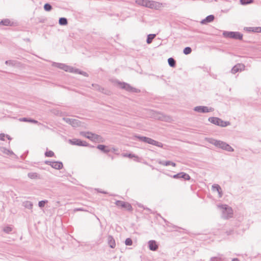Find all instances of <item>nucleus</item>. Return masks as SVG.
Returning a JSON list of instances; mask_svg holds the SVG:
<instances>
[{
    "label": "nucleus",
    "mask_w": 261,
    "mask_h": 261,
    "mask_svg": "<svg viewBox=\"0 0 261 261\" xmlns=\"http://www.w3.org/2000/svg\"><path fill=\"white\" fill-rule=\"evenodd\" d=\"M206 140L210 143L213 144L216 147L220 148L222 149L230 152H232L234 150L233 149L229 144L222 141L217 140L212 138H206Z\"/></svg>",
    "instance_id": "1"
},
{
    "label": "nucleus",
    "mask_w": 261,
    "mask_h": 261,
    "mask_svg": "<svg viewBox=\"0 0 261 261\" xmlns=\"http://www.w3.org/2000/svg\"><path fill=\"white\" fill-rule=\"evenodd\" d=\"M54 65L58 68L65 70V71L76 73L82 74L85 76H88V74L86 72L80 71L78 69H74V68L66 65L64 64L54 63Z\"/></svg>",
    "instance_id": "2"
},
{
    "label": "nucleus",
    "mask_w": 261,
    "mask_h": 261,
    "mask_svg": "<svg viewBox=\"0 0 261 261\" xmlns=\"http://www.w3.org/2000/svg\"><path fill=\"white\" fill-rule=\"evenodd\" d=\"M134 138H137L139 139L140 141L148 143L149 144H151L159 147H163V144L160 142L156 141L151 138L144 137V136H140L138 135H135L134 136Z\"/></svg>",
    "instance_id": "3"
},
{
    "label": "nucleus",
    "mask_w": 261,
    "mask_h": 261,
    "mask_svg": "<svg viewBox=\"0 0 261 261\" xmlns=\"http://www.w3.org/2000/svg\"><path fill=\"white\" fill-rule=\"evenodd\" d=\"M81 134L83 136L90 139L92 141L100 143L103 142L105 141L104 139L101 136L92 133L91 132H81Z\"/></svg>",
    "instance_id": "4"
},
{
    "label": "nucleus",
    "mask_w": 261,
    "mask_h": 261,
    "mask_svg": "<svg viewBox=\"0 0 261 261\" xmlns=\"http://www.w3.org/2000/svg\"><path fill=\"white\" fill-rule=\"evenodd\" d=\"M218 206L222 210V216L223 218L227 219L232 217L233 211L230 207L227 205H221Z\"/></svg>",
    "instance_id": "5"
},
{
    "label": "nucleus",
    "mask_w": 261,
    "mask_h": 261,
    "mask_svg": "<svg viewBox=\"0 0 261 261\" xmlns=\"http://www.w3.org/2000/svg\"><path fill=\"white\" fill-rule=\"evenodd\" d=\"M208 120L211 123L221 127H225L230 125L229 121H224L218 117H211L208 118Z\"/></svg>",
    "instance_id": "6"
},
{
    "label": "nucleus",
    "mask_w": 261,
    "mask_h": 261,
    "mask_svg": "<svg viewBox=\"0 0 261 261\" xmlns=\"http://www.w3.org/2000/svg\"><path fill=\"white\" fill-rule=\"evenodd\" d=\"M223 35L225 37L233 38L236 39L242 40L243 35L238 32H224Z\"/></svg>",
    "instance_id": "7"
},
{
    "label": "nucleus",
    "mask_w": 261,
    "mask_h": 261,
    "mask_svg": "<svg viewBox=\"0 0 261 261\" xmlns=\"http://www.w3.org/2000/svg\"><path fill=\"white\" fill-rule=\"evenodd\" d=\"M115 204L121 208H124L128 211H132L133 207L130 203L127 202H124L121 200H117L115 202Z\"/></svg>",
    "instance_id": "8"
},
{
    "label": "nucleus",
    "mask_w": 261,
    "mask_h": 261,
    "mask_svg": "<svg viewBox=\"0 0 261 261\" xmlns=\"http://www.w3.org/2000/svg\"><path fill=\"white\" fill-rule=\"evenodd\" d=\"M119 85L121 88L124 89L128 92L135 93H138L140 92V90L132 87L128 84L119 82Z\"/></svg>",
    "instance_id": "9"
},
{
    "label": "nucleus",
    "mask_w": 261,
    "mask_h": 261,
    "mask_svg": "<svg viewBox=\"0 0 261 261\" xmlns=\"http://www.w3.org/2000/svg\"><path fill=\"white\" fill-rule=\"evenodd\" d=\"M194 110L198 113H208L213 111L212 108H208L206 106H197L194 108Z\"/></svg>",
    "instance_id": "10"
},
{
    "label": "nucleus",
    "mask_w": 261,
    "mask_h": 261,
    "mask_svg": "<svg viewBox=\"0 0 261 261\" xmlns=\"http://www.w3.org/2000/svg\"><path fill=\"white\" fill-rule=\"evenodd\" d=\"M154 117L155 119L165 121H168L170 120V118L169 116H165L159 112H155L154 114Z\"/></svg>",
    "instance_id": "11"
},
{
    "label": "nucleus",
    "mask_w": 261,
    "mask_h": 261,
    "mask_svg": "<svg viewBox=\"0 0 261 261\" xmlns=\"http://www.w3.org/2000/svg\"><path fill=\"white\" fill-rule=\"evenodd\" d=\"M69 142L72 145H75L80 146H87L88 145V144L86 141H82L80 139H76L70 140Z\"/></svg>",
    "instance_id": "12"
},
{
    "label": "nucleus",
    "mask_w": 261,
    "mask_h": 261,
    "mask_svg": "<svg viewBox=\"0 0 261 261\" xmlns=\"http://www.w3.org/2000/svg\"><path fill=\"white\" fill-rule=\"evenodd\" d=\"M245 67V65L243 64H237L231 69V73L235 74L239 71H241L244 70Z\"/></svg>",
    "instance_id": "13"
},
{
    "label": "nucleus",
    "mask_w": 261,
    "mask_h": 261,
    "mask_svg": "<svg viewBox=\"0 0 261 261\" xmlns=\"http://www.w3.org/2000/svg\"><path fill=\"white\" fill-rule=\"evenodd\" d=\"M173 177L174 178H184L185 180H187L190 179V176H189V175L185 172H180L176 174H175L173 176Z\"/></svg>",
    "instance_id": "14"
},
{
    "label": "nucleus",
    "mask_w": 261,
    "mask_h": 261,
    "mask_svg": "<svg viewBox=\"0 0 261 261\" xmlns=\"http://www.w3.org/2000/svg\"><path fill=\"white\" fill-rule=\"evenodd\" d=\"M149 248L151 251H156L159 248V245L154 240H150L148 243Z\"/></svg>",
    "instance_id": "15"
},
{
    "label": "nucleus",
    "mask_w": 261,
    "mask_h": 261,
    "mask_svg": "<svg viewBox=\"0 0 261 261\" xmlns=\"http://www.w3.org/2000/svg\"><path fill=\"white\" fill-rule=\"evenodd\" d=\"M161 4L159 2L149 1L148 8L158 9L161 7Z\"/></svg>",
    "instance_id": "16"
},
{
    "label": "nucleus",
    "mask_w": 261,
    "mask_h": 261,
    "mask_svg": "<svg viewBox=\"0 0 261 261\" xmlns=\"http://www.w3.org/2000/svg\"><path fill=\"white\" fill-rule=\"evenodd\" d=\"M50 166L56 169H61L63 168V164L60 162H52L50 164Z\"/></svg>",
    "instance_id": "17"
},
{
    "label": "nucleus",
    "mask_w": 261,
    "mask_h": 261,
    "mask_svg": "<svg viewBox=\"0 0 261 261\" xmlns=\"http://www.w3.org/2000/svg\"><path fill=\"white\" fill-rule=\"evenodd\" d=\"M108 242L109 246L111 248H114L116 246L115 241L113 237L111 236H109L108 237Z\"/></svg>",
    "instance_id": "18"
},
{
    "label": "nucleus",
    "mask_w": 261,
    "mask_h": 261,
    "mask_svg": "<svg viewBox=\"0 0 261 261\" xmlns=\"http://www.w3.org/2000/svg\"><path fill=\"white\" fill-rule=\"evenodd\" d=\"M215 17L213 15L207 16L205 19L201 21V24H206L207 22H211L214 20Z\"/></svg>",
    "instance_id": "19"
},
{
    "label": "nucleus",
    "mask_w": 261,
    "mask_h": 261,
    "mask_svg": "<svg viewBox=\"0 0 261 261\" xmlns=\"http://www.w3.org/2000/svg\"><path fill=\"white\" fill-rule=\"evenodd\" d=\"M212 189L214 191H217L219 194V197H221L222 196V192L220 186L217 184H215L212 186Z\"/></svg>",
    "instance_id": "20"
},
{
    "label": "nucleus",
    "mask_w": 261,
    "mask_h": 261,
    "mask_svg": "<svg viewBox=\"0 0 261 261\" xmlns=\"http://www.w3.org/2000/svg\"><path fill=\"white\" fill-rule=\"evenodd\" d=\"M97 148L105 153H108L111 151V150L110 149H107V146L104 145H98L97 146Z\"/></svg>",
    "instance_id": "21"
},
{
    "label": "nucleus",
    "mask_w": 261,
    "mask_h": 261,
    "mask_svg": "<svg viewBox=\"0 0 261 261\" xmlns=\"http://www.w3.org/2000/svg\"><path fill=\"white\" fill-rule=\"evenodd\" d=\"M22 205L24 207L29 210H32L33 205L32 202L29 201L23 202Z\"/></svg>",
    "instance_id": "22"
},
{
    "label": "nucleus",
    "mask_w": 261,
    "mask_h": 261,
    "mask_svg": "<svg viewBox=\"0 0 261 261\" xmlns=\"http://www.w3.org/2000/svg\"><path fill=\"white\" fill-rule=\"evenodd\" d=\"M19 121H24V122H31V123H35V124L38 123V121H37L36 120L32 119H28V118H25V117L20 118Z\"/></svg>",
    "instance_id": "23"
},
{
    "label": "nucleus",
    "mask_w": 261,
    "mask_h": 261,
    "mask_svg": "<svg viewBox=\"0 0 261 261\" xmlns=\"http://www.w3.org/2000/svg\"><path fill=\"white\" fill-rule=\"evenodd\" d=\"M71 125L74 127H79L81 125V122L77 119H72Z\"/></svg>",
    "instance_id": "24"
},
{
    "label": "nucleus",
    "mask_w": 261,
    "mask_h": 261,
    "mask_svg": "<svg viewBox=\"0 0 261 261\" xmlns=\"http://www.w3.org/2000/svg\"><path fill=\"white\" fill-rule=\"evenodd\" d=\"M28 176L31 179L39 178L38 174L36 172H30L28 174Z\"/></svg>",
    "instance_id": "25"
},
{
    "label": "nucleus",
    "mask_w": 261,
    "mask_h": 261,
    "mask_svg": "<svg viewBox=\"0 0 261 261\" xmlns=\"http://www.w3.org/2000/svg\"><path fill=\"white\" fill-rule=\"evenodd\" d=\"M156 36V35L155 34H149L147 36V40H146V42L147 44H150L153 39L155 38V37Z\"/></svg>",
    "instance_id": "26"
},
{
    "label": "nucleus",
    "mask_w": 261,
    "mask_h": 261,
    "mask_svg": "<svg viewBox=\"0 0 261 261\" xmlns=\"http://www.w3.org/2000/svg\"><path fill=\"white\" fill-rule=\"evenodd\" d=\"M168 62L170 66L172 67H174L175 66L176 61L173 58H169L168 59Z\"/></svg>",
    "instance_id": "27"
},
{
    "label": "nucleus",
    "mask_w": 261,
    "mask_h": 261,
    "mask_svg": "<svg viewBox=\"0 0 261 261\" xmlns=\"http://www.w3.org/2000/svg\"><path fill=\"white\" fill-rule=\"evenodd\" d=\"M59 23L61 25H65L67 24V19L65 17H61L59 20Z\"/></svg>",
    "instance_id": "28"
},
{
    "label": "nucleus",
    "mask_w": 261,
    "mask_h": 261,
    "mask_svg": "<svg viewBox=\"0 0 261 261\" xmlns=\"http://www.w3.org/2000/svg\"><path fill=\"white\" fill-rule=\"evenodd\" d=\"M5 64L10 66H15L17 64V62L14 60H8L5 62Z\"/></svg>",
    "instance_id": "29"
},
{
    "label": "nucleus",
    "mask_w": 261,
    "mask_h": 261,
    "mask_svg": "<svg viewBox=\"0 0 261 261\" xmlns=\"http://www.w3.org/2000/svg\"><path fill=\"white\" fill-rule=\"evenodd\" d=\"M159 164L162 165H163V166H169V165H170V161H159L158 162Z\"/></svg>",
    "instance_id": "30"
},
{
    "label": "nucleus",
    "mask_w": 261,
    "mask_h": 261,
    "mask_svg": "<svg viewBox=\"0 0 261 261\" xmlns=\"http://www.w3.org/2000/svg\"><path fill=\"white\" fill-rule=\"evenodd\" d=\"M44 9L46 11H49L52 9V6L49 4L46 3L44 5Z\"/></svg>",
    "instance_id": "31"
},
{
    "label": "nucleus",
    "mask_w": 261,
    "mask_h": 261,
    "mask_svg": "<svg viewBox=\"0 0 261 261\" xmlns=\"http://www.w3.org/2000/svg\"><path fill=\"white\" fill-rule=\"evenodd\" d=\"M0 24L6 26L9 25L10 24V21L8 19H4L1 21Z\"/></svg>",
    "instance_id": "32"
},
{
    "label": "nucleus",
    "mask_w": 261,
    "mask_h": 261,
    "mask_svg": "<svg viewBox=\"0 0 261 261\" xmlns=\"http://www.w3.org/2000/svg\"><path fill=\"white\" fill-rule=\"evenodd\" d=\"M183 52L185 55L190 54L192 52V49L190 47H186L184 48Z\"/></svg>",
    "instance_id": "33"
},
{
    "label": "nucleus",
    "mask_w": 261,
    "mask_h": 261,
    "mask_svg": "<svg viewBox=\"0 0 261 261\" xmlns=\"http://www.w3.org/2000/svg\"><path fill=\"white\" fill-rule=\"evenodd\" d=\"M253 2V0H240V3L242 5H247L251 4Z\"/></svg>",
    "instance_id": "34"
},
{
    "label": "nucleus",
    "mask_w": 261,
    "mask_h": 261,
    "mask_svg": "<svg viewBox=\"0 0 261 261\" xmlns=\"http://www.w3.org/2000/svg\"><path fill=\"white\" fill-rule=\"evenodd\" d=\"M12 230V228L10 226H6L3 228V231L6 233H9Z\"/></svg>",
    "instance_id": "35"
},
{
    "label": "nucleus",
    "mask_w": 261,
    "mask_h": 261,
    "mask_svg": "<svg viewBox=\"0 0 261 261\" xmlns=\"http://www.w3.org/2000/svg\"><path fill=\"white\" fill-rule=\"evenodd\" d=\"M45 155L47 157H52L54 155V153L53 151L49 150L47 151L45 153Z\"/></svg>",
    "instance_id": "36"
},
{
    "label": "nucleus",
    "mask_w": 261,
    "mask_h": 261,
    "mask_svg": "<svg viewBox=\"0 0 261 261\" xmlns=\"http://www.w3.org/2000/svg\"><path fill=\"white\" fill-rule=\"evenodd\" d=\"M125 244L127 246H130L132 245L133 241L131 239L127 238L125 241Z\"/></svg>",
    "instance_id": "37"
},
{
    "label": "nucleus",
    "mask_w": 261,
    "mask_h": 261,
    "mask_svg": "<svg viewBox=\"0 0 261 261\" xmlns=\"http://www.w3.org/2000/svg\"><path fill=\"white\" fill-rule=\"evenodd\" d=\"M47 202V200H42L39 202L38 205L40 207H43L44 206L45 203Z\"/></svg>",
    "instance_id": "38"
},
{
    "label": "nucleus",
    "mask_w": 261,
    "mask_h": 261,
    "mask_svg": "<svg viewBox=\"0 0 261 261\" xmlns=\"http://www.w3.org/2000/svg\"><path fill=\"white\" fill-rule=\"evenodd\" d=\"M63 120L66 123H67L71 125L72 119L69 118H63Z\"/></svg>",
    "instance_id": "39"
},
{
    "label": "nucleus",
    "mask_w": 261,
    "mask_h": 261,
    "mask_svg": "<svg viewBox=\"0 0 261 261\" xmlns=\"http://www.w3.org/2000/svg\"><path fill=\"white\" fill-rule=\"evenodd\" d=\"M122 156H124V157H128V158H134V157H137L135 154H131V153H129V154L124 153V154H122Z\"/></svg>",
    "instance_id": "40"
},
{
    "label": "nucleus",
    "mask_w": 261,
    "mask_h": 261,
    "mask_svg": "<svg viewBox=\"0 0 261 261\" xmlns=\"http://www.w3.org/2000/svg\"><path fill=\"white\" fill-rule=\"evenodd\" d=\"M148 3L149 1H142L141 3V5L148 8Z\"/></svg>",
    "instance_id": "41"
},
{
    "label": "nucleus",
    "mask_w": 261,
    "mask_h": 261,
    "mask_svg": "<svg viewBox=\"0 0 261 261\" xmlns=\"http://www.w3.org/2000/svg\"><path fill=\"white\" fill-rule=\"evenodd\" d=\"M249 29H250V30H251V29H252V31H254V32H261V28H255L254 29V30L252 28H250Z\"/></svg>",
    "instance_id": "42"
},
{
    "label": "nucleus",
    "mask_w": 261,
    "mask_h": 261,
    "mask_svg": "<svg viewBox=\"0 0 261 261\" xmlns=\"http://www.w3.org/2000/svg\"><path fill=\"white\" fill-rule=\"evenodd\" d=\"M4 152L7 154H13V152L12 151H10L9 150L4 149Z\"/></svg>",
    "instance_id": "43"
},
{
    "label": "nucleus",
    "mask_w": 261,
    "mask_h": 261,
    "mask_svg": "<svg viewBox=\"0 0 261 261\" xmlns=\"http://www.w3.org/2000/svg\"><path fill=\"white\" fill-rule=\"evenodd\" d=\"M5 135L4 134H0V140H4V138L5 137Z\"/></svg>",
    "instance_id": "44"
},
{
    "label": "nucleus",
    "mask_w": 261,
    "mask_h": 261,
    "mask_svg": "<svg viewBox=\"0 0 261 261\" xmlns=\"http://www.w3.org/2000/svg\"><path fill=\"white\" fill-rule=\"evenodd\" d=\"M111 151H112L114 152H116V151H118V149L116 148L113 147L111 149H110Z\"/></svg>",
    "instance_id": "45"
},
{
    "label": "nucleus",
    "mask_w": 261,
    "mask_h": 261,
    "mask_svg": "<svg viewBox=\"0 0 261 261\" xmlns=\"http://www.w3.org/2000/svg\"><path fill=\"white\" fill-rule=\"evenodd\" d=\"M75 211H84L85 210L82 208H76V210H75Z\"/></svg>",
    "instance_id": "46"
},
{
    "label": "nucleus",
    "mask_w": 261,
    "mask_h": 261,
    "mask_svg": "<svg viewBox=\"0 0 261 261\" xmlns=\"http://www.w3.org/2000/svg\"><path fill=\"white\" fill-rule=\"evenodd\" d=\"M45 163L47 165H49L50 166V164L52 163V162L46 161Z\"/></svg>",
    "instance_id": "47"
},
{
    "label": "nucleus",
    "mask_w": 261,
    "mask_h": 261,
    "mask_svg": "<svg viewBox=\"0 0 261 261\" xmlns=\"http://www.w3.org/2000/svg\"><path fill=\"white\" fill-rule=\"evenodd\" d=\"M170 165H172V166L175 167V166H176V164L174 162L170 161Z\"/></svg>",
    "instance_id": "48"
},
{
    "label": "nucleus",
    "mask_w": 261,
    "mask_h": 261,
    "mask_svg": "<svg viewBox=\"0 0 261 261\" xmlns=\"http://www.w3.org/2000/svg\"><path fill=\"white\" fill-rule=\"evenodd\" d=\"M232 261H239V259L237 258H233Z\"/></svg>",
    "instance_id": "49"
},
{
    "label": "nucleus",
    "mask_w": 261,
    "mask_h": 261,
    "mask_svg": "<svg viewBox=\"0 0 261 261\" xmlns=\"http://www.w3.org/2000/svg\"><path fill=\"white\" fill-rule=\"evenodd\" d=\"M6 137H7V138L9 139V140H11V138L8 136V135H6Z\"/></svg>",
    "instance_id": "50"
}]
</instances>
